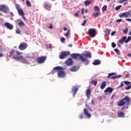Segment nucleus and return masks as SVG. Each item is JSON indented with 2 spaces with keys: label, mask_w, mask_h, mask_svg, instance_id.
I'll return each instance as SVG.
<instances>
[{
  "label": "nucleus",
  "mask_w": 131,
  "mask_h": 131,
  "mask_svg": "<svg viewBox=\"0 0 131 131\" xmlns=\"http://www.w3.org/2000/svg\"><path fill=\"white\" fill-rule=\"evenodd\" d=\"M71 56L75 60H81L82 62H84V65H89L90 64V60L88 59L92 58V54L90 52H88L85 54L80 55L78 53L72 54Z\"/></svg>",
  "instance_id": "obj_1"
},
{
  "label": "nucleus",
  "mask_w": 131,
  "mask_h": 131,
  "mask_svg": "<svg viewBox=\"0 0 131 131\" xmlns=\"http://www.w3.org/2000/svg\"><path fill=\"white\" fill-rule=\"evenodd\" d=\"M126 104L127 106H130V98L127 96H125L124 98L121 99L118 103V106L121 107Z\"/></svg>",
  "instance_id": "obj_2"
},
{
  "label": "nucleus",
  "mask_w": 131,
  "mask_h": 131,
  "mask_svg": "<svg viewBox=\"0 0 131 131\" xmlns=\"http://www.w3.org/2000/svg\"><path fill=\"white\" fill-rule=\"evenodd\" d=\"M54 70H57L58 71L57 76L58 77H60L61 78H64L65 77V75L66 73L65 71H64V68L60 66H57L54 68Z\"/></svg>",
  "instance_id": "obj_3"
},
{
  "label": "nucleus",
  "mask_w": 131,
  "mask_h": 131,
  "mask_svg": "<svg viewBox=\"0 0 131 131\" xmlns=\"http://www.w3.org/2000/svg\"><path fill=\"white\" fill-rule=\"evenodd\" d=\"M70 55V51H62L59 55V59H63L64 58H67V56Z\"/></svg>",
  "instance_id": "obj_4"
},
{
  "label": "nucleus",
  "mask_w": 131,
  "mask_h": 131,
  "mask_svg": "<svg viewBox=\"0 0 131 131\" xmlns=\"http://www.w3.org/2000/svg\"><path fill=\"white\" fill-rule=\"evenodd\" d=\"M28 48V44L26 42H21L19 45L18 49L19 51H25Z\"/></svg>",
  "instance_id": "obj_5"
},
{
  "label": "nucleus",
  "mask_w": 131,
  "mask_h": 131,
  "mask_svg": "<svg viewBox=\"0 0 131 131\" xmlns=\"http://www.w3.org/2000/svg\"><path fill=\"white\" fill-rule=\"evenodd\" d=\"M15 8L16 10H17L18 15H19V16H22V17H24V12H23L22 8L20 7V5L16 4Z\"/></svg>",
  "instance_id": "obj_6"
},
{
  "label": "nucleus",
  "mask_w": 131,
  "mask_h": 131,
  "mask_svg": "<svg viewBox=\"0 0 131 131\" xmlns=\"http://www.w3.org/2000/svg\"><path fill=\"white\" fill-rule=\"evenodd\" d=\"M46 60H47V56L39 57L36 59V62L39 64H42Z\"/></svg>",
  "instance_id": "obj_7"
},
{
  "label": "nucleus",
  "mask_w": 131,
  "mask_h": 131,
  "mask_svg": "<svg viewBox=\"0 0 131 131\" xmlns=\"http://www.w3.org/2000/svg\"><path fill=\"white\" fill-rule=\"evenodd\" d=\"M89 35L90 37L94 38L96 36V31L94 29H90L89 30Z\"/></svg>",
  "instance_id": "obj_8"
},
{
  "label": "nucleus",
  "mask_w": 131,
  "mask_h": 131,
  "mask_svg": "<svg viewBox=\"0 0 131 131\" xmlns=\"http://www.w3.org/2000/svg\"><path fill=\"white\" fill-rule=\"evenodd\" d=\"M8 10L9 8H8V7H7V6L5 5H0V11L3 12V13H7Z\"/></svg>",
  "instance_id": "obj_9"
},
{
  "label": "nucleus",
  "mask_w": 131,
  "mask_h": 131,
  "mask_svg": "<svg viewBox=\"0 0 131 131\" xmlns=\"http://www.w3.org/2000/svg\"><path fill=\"white\" fill-rule=\"evenodd\" d=\"M43 7L47 11H51V8H52V5L50 4L48 2H45L43 4Z\"/></svg>",
  "instance_id": "obj_10"
},
{
  "label": "nucleus",
  "mask_w": 131,
  "mask_h": 131,
  "mask_svg": "<svg viewBox=\"0 0 131 131\" xmlns=\"http://www.w3.org/2000/svg\"><path fill=\"white\" fill-rule=\"evenodd\" d=\"M66 64L67 65V66H72V65H73V60H72V58H69L67 60Z\"/></svg>",
  "instance_id": "obj_11"
},
{
  "label": "nucleus",
  "mask_w": 131,
  "mask_h": 131,
  "mask_svg": "<svg viewBox=\"0 0 131 131\" xmlns=\"http://www.w3.org/2000/svg\"><path fill=\"white\" fill-rule=\"evenodd\" d=\"M4 26L8 28V29H9L10 30H12L14 28V26L13 25L9 23H5L4 24Z\"/></svg>",
  "instance_id": "obj_12"
},
{
  "label": "nucleus",
  "mask_w": 131,
  "mask_h": 131,
  "mask_svg": "<svg viewBox=\"0 0 131 131\" xmlns=\"http://www.w3.org/2000/svg\"><path fill=\"white\" fill-rule=\"evenodd\" d=\"M83 112H84V115L87 116L88 118H91V117H92V115H91V114L89 113V111H88V109L84 108L83 110Z\"/></svg>",
  "instance_id": "obj_13"
},
{
  "label": "nucleus",
  "mask_w": 131,
  "mask_h": 131,
  "mask_svg": "<svg viewBox=\"0 0 131 131\" xmlns=\"http://www.w3.org/2000/svg\"><path fill=\"white\" fill-rule=\"evenodd\" d=\"M113 91H114L113 88L111 87H108L105 90L104 93H108V94H111Z\"/></svg>",
  "instance_id": "obj_14"
},
{
  "label": "nucleus",
  "mask_w": 131,
  "mask_h": 131,
  "mask_svg": "<svg viewBox=\"0 0 131 131\" xmlns=\"http://www.w3.org/2000/svg\"><path fill=\"white\" fill-rule=\"evenodd\" d=\"M73 96H75L76 95V93H77V91H78V88H77L76 86H74L73 89H72Z\"/></svg>",
  "instance_id": "obj_15"
},
{
  "label": "nucleus",
  "mask_w": 131,
  "mask_h": 131,
  "mask_svg": "<svg viewBox=\"0 0 131 131\" xmlns=\"http://www.w3.org/2000/svg\"><path fill=\"white\" fill-rule=\"evenodd\" d=\"M91 94H92L91 89H87L86 92V96L88 99H90V98H91Z\"/></svg>",
  "instance_id": "obj_16"
},
{
  "label": "nucleus",
  "mask_w": 131,
  "mask_h": 131,
  "mask_svg": "<svg viewBox=\"0 0 131 131\" xmlns=\"http://www.w3.org/2000/svg\"><path fill=\"white\" fill-rule=\"evenodd\" d=\"M126 36H124L121 39L118 41V42L121 45H123V42H125V40L126 39Z\"/></svg>",
  "instance_id": "obj_17"
},
{
  "label": "nucleus",
  "mask_w": 131,
  "mask_h": 131,
  "mask_svg": "<svg viewBox=\"0 0 131 131\" xmlns=\"http://www.w3.org/2000/svg\"><path fill=\"white\" fill-rule=\"evenodd\" d=\"M100 64H101V60L99 59H95L93 62V64L95 66L100 65Z\"/></svg>",
  "instance_id": "obj_18"
},
{
  "label": "nucleus",
  "mask_w": 131,
  "mask_h": 131,
  "mask_svg": "<svg viewBox=\"0 0 131 131\" xmlns=\"http://www.w3.org/2000/svg\"><path fill=\"white\" fill-rule=\"evenodd\" d=\"M107 84V82L106 81H104L101 83V84L100 85V89L101 90H104L105 88H106V84Z\"/></svg>",
  "instance_id": "obj_19"
},
{
  "label": "nucleus",
  "mask_w": 131,
  "mask_h": 131,
  "mask_svg": "<svg viewBox=\"0 0 131 131\" xmlns=\"http://www.w3.org/2000/svg\"><path fill=\"white\" fill-rule=\"evenodd\" d=\"M20 61V62H21L22 63H24V64H28V61L26 60V59H25V58H24L22 56H21Z\"/></svg>",
  "instance_id": "obj_20"
},
{
  "label": "nucleus",
  "mask_w": 131,
  "mask_h": 131,
  "mask_svg": "<svg viewBox=\"0 0 131 131\" xmlns=\"http://www.w3.org/2000/svg\"><path fill=\"white\" fill-rule=\"evenodd\" d=\"M117 115H118V117L122 118H124V114L122 112H118Z\"/></svg>",
  "instance_id": "obj_21"
},
{
  "label": "nucleus",
  "mask_w": 131,
  "mask_h": 131,
  "mask_svg": "<svg viewBox=\"0 0 131 131\" xmlns=\"http://www.w3.org/2000/svg\"><path fill=\"white\" fill-rule=\"evenodd\" d=\"M15 55V50H11L10 52H9V58H13V57H14Z\"/></svg>",
  "instance_id": "obj_22"
},
{
  "label": "nucleus",
  "mask_w": 131,
  "mask_h": 131,
  "mask_svg": "<svg viewBox=\"0 0 131 131\" xmlns=\"http://www.w3.org/2000/svg\"><path fill=\"white\" fill-rule=\"evenodd\" d=\"M110 32H111V30H110V29H106L105 35L109 36V35H110Z\"/></svg>",
  "instance_id": "obj_23"
},
{
  "label": "nucleus",
  "mask_w": 131,
  "mask_h": 131,
  "mask_svg": "<svg viewBox=\"0 0 131 131\" xmlns=\"http://www.w3.org/2000/svg\"><path fill=\"white\" fill-rule=\"evenodd\" d=\"M77 69H78L77 67L75 66H73L70 69V71H72V72H75V71H77Z\"/></svg>",
  "instance_id": "obj_24"
},
{
  "label": "nucleus",
  "mask_w": 131,
  "mask_h": 131,
  "mask_svg": "<svg viewBox=\"0 0 131 131\" xmlns=\"http://www.w3.org/2000/svg\"><path fill=\"white\" fill-rule=\"evenodd\" d=\"M91 4H92V2L89 0H86L84 2V5H85V6H86V7H88V6H89V5H91Z\"/></svg>",
  "instance_id": "obj_25"
},
{
  "label": "nucleus",
  "mask_w": 131,
  "mask_h": 131,
  "mask_svg": "<svg viewBox=\"0 0 131 131\" xmlns=\"http://www.w3.org/2000/svg\"><path fill=\"white\" fill-rule=\"evenodd\" d=\"M90 83H92L93 84H94V85L96 86L98 84V81H96V80H93L91 81Z\"/></svg>",
  "instance_id": "obj_26"
},
{
  "label": "nucleus",
  "mask_w": 131,
  "mask_h": 131,
  "mask_svg": "<svg viewBox=\"0 0 131 131\" xmlns=\"http://www.w3.org/2000/svg\"><path fill=\"white\" fill-rule=\"evenodd\" d=\"M12 59H14V60H15V61H20V60H21V56H18V57L13 56L12 57Z\"/></svg>",
  "instance_id": "obj_27"
},
{
  "label": "nucleus",
  "mask_w": 131,
  "mask_h": 131,
  "mask_svg": "<svg viewBox=\"0 0 131 131\" xmlns=\"http://www.w3.org/2000/svg\"><path fill=\"white\" fill-rule=\"evenodd\" d=\"M18 25L19 27H24V26H25V24H24L23 21H20L18 23Z\"/></svg>",
  "instance_id": "obj_28"
},
{
  "label": "nucleus",
  "mask_w": 131,
  "mask_h": 131,
  "mask_svg": "<svg viewBox=\"0 0 131 131\" xmlns=\"http://www.w3.org/2000/svg\"><path fill=\"white\" fill-rule=\"evenodd\" d=\"M99 15H100V12L99 11H97L96 13H93V16L94 17H98V16H99Z\"/></svg>",
  "instance_id": "obj_29"
},
{
  "label": "nucleus",
  "mask_w": 131,
  "mask_h": 131,
  "mask_svg": "<svg viewBox=\"0 0 131 131\" xmlns=\"http://www.w3.org/2000/svg\"><path fill=\"white\" fill-rule=\"evenodd\" d=\"M131 40V36H128L127 39L125 40V43H127V42L130 41Z\"/></svg>",
  "instance_id": "obj_30"
},
{
  "label": "nucleus",
  "mask_w": 131,
  "mask_h": 131,
  "mask_svg": "<svg viewBox=\"0 0 131 131\" xmlns=\"http://www.w3.org/2000/svg\"><path fill=\"white\" fill-rule=\"evenodd\" d=\"M64 36L66 37H68L70 35V32L69 30H68L67 32L64 34Z\"/></svg>",
  "instance_id": "obj_31"
},
{
  "label": "nucleus",
  "mask_w": 131,
  "mask_h": 131,
  "mask_svg": "<svg viewBox=\"0 0 131 131\" xmlns=\"http://www.w3.org/2000/svg\"><path fill=\"white\" fill-rule=\"evenodd\" d=\"M26 4L27 7H31V3H30V2L29 0L26 1Z\"/></svg>",
  "instance_id": "obj_32"
},
{
  "label": "nucleus",
  "mask_w": 131,
  "mask_h": 131,
  "mask_svg": "<svg viewBox=\"0 0 131 131\" xmlns=\"http://www.w3.org/2000/svg\"><path fill=\"white\" fill-rule=\"evenodd\" d=\"M121 75L120 76H114L111 77V79H116V78H118L119 77H121Z\"/></svg>",
  "instance_id": "obj_33"
},
{
  "label": "nucleus",
  "mask_w": 131,
  "mask_h": 131,
  "mask_svg": "<svg viewBox=\"0 0 131 131\" xmlns=\"http://www.w3.org/2000/svg\"><path fill=\"white\" fill-rule=\"evenodd\" d=\"M122 7V5H119V6H117L115 8L116 11H118L119 10H120V9H121Z\"/></svg>",
  "instance_id": "obj_34"
},
{
  "label": "nucleus",
  "mask_w": 131,
  "mask_h": 131,
  "mask_svg": "<svg viewBox=\"0 0 131 131\" xmlns=\"http://www.w3.org/2000/svg\"><path fill=\"white\" fill-rule=\"evenodd\" d=\"M94 11H95V12H99L100 8L98 6H95L94 7Z\"/></svg>",
  "instance_id": "obj_35"
},
{
  "label": "nucleus",
  "mask_w": 131,
  "mask_h": 131,
  "mask_svg": "<svg viewBox=\"0 0 131 131\" xmlns=\"http://www.w3.org/2000/svg\"><path fill=\"white\" fill-rule=\"evenodd\" d=\"M107 10V6L104 5V6L102 8V12H105Z\"/></svg>",
  "instance_id": "obj_36"
},
{
  "label": "nucleus",
  "mask_w": 131,
  "mask_h": 131,
  "mask_svg": "<svg viewBox=\"0 0 131 131\" xmlns=\"http://www.w3.org/2000/svg\"><path fill=\"white\" fill-rule=\"evenodd\" d=\"M116 73H109L107 77V78H109V77H111L112 75H115Z\"/></svg>",
  "instance_id": "obj_37"
},
{
  "label": "nucleus",
  "mask_w": 131,
  "mask_h": 131,
  "mask_svg": "<svg viewBox=\"0 0 131 131\" xmlns=\"http://www.w3.org/2000/svg\"><path fill=\"white\" fill-rule=\"evenodd\" d=\"M124 83L126 84V85H129L130 84L131 82L127 81H123Z\"/></svg>",
  "instance_id": "obj_38"
},
{
  "label": "nucleus",
  "mask_w": 131,
  "mask_h": 131,
  "mask_svg": "<svg viewBox=\"0 0 131 131\" xmlns=\"http://www.w3.org/2000/svg\"><path fill=\"white\" fill-rule=\"evenodd\" d=\"M16 54L17 56H20V55H22V54H23V53L22 52H20L19 51H16Z\"/></svg>",
  "instance_id": "obj_39"
},
{
  "label": "nucleus",
  "mask_w": 131,
  "mask_h": 131,
  "mask_svg": "<svg viewBox=\"0 0 131 131\" xmlns=\"http://www.w3.org/2000/svg\"><path fill=\"white\" fill-rule=\"evenodd\" d=\"M131 89V85H129L127 87L125 86V90L126 91H128V90H130Z\"/></svg>",
  "instance_id": "obj_40"
},
{
  "label": "nucleus",
  "mask_w": 131,
  "mask_h": 131,
  "mask_svg": "<svg viewBox=\"0 0 131 131\" xmlns=\"http://www.w3.org/2000/svg\"><path fill=\"white\" fill-rule=\"evenodd\" d=\"M16 33H17V34H20L21 33V30H20L19 29H17L16 30Z\"/></svg>",
  "instance_id": "obj_41"
},
{
  "label": "nucleus",
  "mask_w": 131,
  "mask_h": 131,
  "mask_svg": "<svg viewBox=\"0 0 131 131\" xmlns=\"http://www.w3.org/2000/svg\"><path fill=\"white\" fill-rule=\"evenodd\" d=\"M127 32H128V29H127V28H125L124 30H123V33L125 34H126V33H127Z\"/></svg>",
  "instance_id": "obj_42"
},
{
  "label": "nucleus",
  "mask_w": 131,
  "mask_h": 131,
  "mask_svg": "<svg viewBox=\"0 0 131 131\" xmlns=\"http://www.w3.org/2000/svg\"><path fill=\"white\" fill-rule=\"evenodd\" d=\"M86 22H88V20H84L83 21V23L81 24L82 26H85Z\"/></svg>",
  "instance_id": "obj_43"
},
{
  "label": "nucleus",
  "mask_w": 131,
  "mask_h": 131,
  "mask_svg": "<svg viewBox=\"0 0 131 131\" xmlns=\"http://www.w3.org/2000/svg\"><path fill=\"white\" fill-rule=\"evenodd\" d=\"M122 19H121V18L116 20L117 23H120V22H122Z\"/></svg>",
  "instance_id": "obj_44"
},
{
  "label": "nucleus",
  "mask_w": 131,
  "mask_h": 131,
  "mask_svg": "<svg viewBox=\"0 0 131 131\" xmlns=\"http://www.w3.org/2000/svg\"><path fill=\"white\" fill-rule=\"evenodd\" d=\"M83 113H81L80 116H79V118L80 119H82V118H83Z\"/></svg>",
  "instance_id": "obj_45"
},
{
  "label": "nucleus",
  "mask_w": 131,
  "mask_h": 131,
  "mask_svg": "<svg viewBox=\"0 0 131 131\" xmlns=\"http://www.w3.org/2000/svg\"><path fill=\"white\" fill-rule=\"evenodd\" d=\"M112 47L113 48H116V44H115V43H114V42H112Z\"/></svg>",
  "instance_id": "obj_46"
},
{
  "label": "nucleus",
  "mask_w": 131,
  "mask_h": 131,
  "mask_svg": "<svg viewBox=\"0 0 131 131\" xmlns=\"http://www.w3.org/2000/svg\"><path fill=\"white\" fill-rule=\"evenodd\" d=\"M123 82H121L120 85L118 86V88H121L122 86H124V84H123Z\"/></svg>",
  "instance_id": "obj_47"
},
{
  "label": "nucleus",
  "mask_w": 131,
  "mask_h": 131,
  "mask_svg": "<svg viewBox=\"0 0 131 131\" xmlns=\"http://www.w3.org/2000/svg\"><path fill=\"white\" fill-rule=\"evenodd\" d=\"M127 0H120L119 2V3H120V4H122V3H124V2H127Z\"/></svg>",
  "instance_id": "obj_48"
},
{
  "label": "nucleus",
  "mask_w": 131,
  "mask_h": 131,
  "mask_svg": "<svg viewBox=\"0 0 131 131\" xmlns=\"http://www.w3.org/2000/svg\"><path fill=\"white\" fill-rule=\"evenodd\" d=\"M60 39H61V42H65V38L61 37Z\"/></svg>",
  "instance_id": "obj_49"
},
{
  "label": "nucleus",
  "mask_w": 131,
  "mask_h": 131,
  "mask_svg": "<svg viewBox=\"0 0 131 131\" xmlns=\"http://www.w3.org/2000/svg\"><path fill=\"white\" fill-rule=\"evenodd\" d=\"M116 33V32H115V31L112 32V33H111L112 36H114V35H115Z\"/></svg>",
  "instance_id": "obj_50"
},
{
  "label": "nucleus",
  "mask_w": 131,
  "mask_h": 131,
  "mask_svg": "<svg viewBox=\"0 0 131 131\" xmlns=\"http://www.w3.org/2000/svg\"><path fill=\"white\" fill-rule=\"evenodd\" d=\"M48 28H49L50 29H53V25L50 24V26L48 27Z\"/></svg>",
  "instance_id": "obj_51"
},
{
  "label": "nucleus",
  "mask_w": 131,
  "mask_h": 131,
  "mask_svg": "<svg viewBox=\"0 0 131 131\" xmlns=\"http://www.w3.org/2000/svg\"><path fill=\"white\" fill-rule=\"evenodd\" d=\"M114 51H115V52H116V53H120V52H119V50H118V49H114Z\"/></svg>",
  "instance_id": "obj_52"
},
{
  "label": "nucleus",
  "mask_w": 131,
  "mask_h": 131,
  "mask_svg": "<svg viewBox=\"0 0 131 131\" xmlns=\"http://www.w3.org/2000/svg\"><path fill=\"white\" fill-rule=\"evenodd\" d=\"M91 104L92 105H95V100L94 99H92V102H91Z\"/></svg>",
  "instance_id": "obj_53"
},
{
  "label": "nucleus",
  "mask_w": 131,
  "mask_h": 131,
  "mask_svg": "<svg viewBox=\"0 0 131 131\" xmlns=\"http://www.w3.org/2000/svg\"><path fill=\"white\" fill-rule=\"evenodd\" d=\"M81 14H84V8H82L81 9Z\"/></svg>",
  "instance_id": "obj_54"
},
{
  "label": "nucleus",
  "mask_w": 131,
  "mask_h": 131,
  "mask_svg": "<svg viewBox=\"0 0 131 131\" xmlns=\"http://www.w3.org/2000/svg\"><path fill=\"white\" fill-rule=\"evenodd\" d=\"M88 12H89V10H88V9H86L84 10V13L85 14H86L88 13Z\"/></svg>",
  "instance_id": "obj_55"
},
{
  "label": "nucleus",
  "mask_w": 131,
  "mask_h": 131,
  "mask_svg": "<svg viewBox=\"0 0 131 131\" xmlns=\"http://www.w3.org/2000/svg\"><path fill=\"white\" fill-rule=\"evenodd\" d=\"M126 21H129V22H131V19H130V18H126Z\"/></svg>",
  "instance_id": "obj_56"
},
{
  "label": "nucleus",
  "mask_w": 131,
  "mask_h": 131,
  "mask_svg": "<svg viewBox=\"0 0 131 131\" xmlns=\"http://www.w3.org/2000/svg\"><path fill=\"white\" fill-rule=\"evenodd\" d=\"M88 109H89L91 112H93V110H92V107H88Z\"/></svg>",
  "instance_id": "obj_57"
},
{
  "label": "nucleus",
  "mask_w": 131,
  "mask_h": 131,
  "mask_svg": "<svg viewBox=\"0 0 131 131\" xmlns=\"http://www.w3.org/2000/svg\"><path fill=\"white\" fill-rule=\"evenodd\" d=\"M67 28H66V27H64L63 28V30H64V31H67Z\"/></svg>",
  "instance_id": "obj_58"
},
{
  "label": "nucleus",
  "mask_w": 131,
  "mask_h": 131,
  "mask_svg": "<svg viewBox=\"0 0 131 131\" xmlns=\"http://www.w3.org/2000/svg\"><path fill=\"white\" fill-rule=\"evenodd\" d=\"M111 99L112 100H113V99H114V95H113L112 96V97H111Z\"/></svg>",
  "instance_id": "obj_59"
},
{
  "label": "nucleus",
  "mask_w": 131,
  "mask_h": 131,
  "mask_svg": "<svg viewBox=\"0 0 131 131\" xmlns=\"http://www.w3.org/2000/svg\"><path fill=\"white\" fill-rule=\"evenodd\" d=\"M75 16H76V17H78V13H75Z\"/></svg>",
  "instance_id": "obj_60"
},
{
  "label": "nucleus",
  "mask_w": 131,
  "mask_h": 131,
  "mask_svg": "<svg viewBox=\"0 0 131 131\" xmlns=\"http://www.w3.org/2000/svg\"><path fill=\"white\" fill-rule=\"evenodd\" d=\"M49 49H52V45L51 44L49 45Z\"/></svg>",
  "instance_id": "obj_61"
},
{
  "label": "nucleus",
  "mask_w": 131,
  "mask_h": 131,
  "mask_svg": "<svg viewBox=\"0 0 131 131\" xmlns=\"http://www.w3.org/2000/svg\"><path fill=\"white\" fill-rule=\"evenodd\" d=\"M128 57H131V54L130 53H129L128 54Z\"/></svg>",
  "instance_id": "obj_62"
},
{
  "label": "nucleus",
  "mask_w": 131,
  "mask_h": 131,
  "mask_svg": "<svg viewBox=\"0 0 131 131\" xmlns=\"http://www.w3.org/2000/svg\"><path fill=\"white\" fill-rule=\"evenodd\" d=\"M0 57H3V54L2 53H0Z\"/></svg>",
  "instance_id": "obj_63"
},
{
  "label": "nucleus",
  "mask_w": 131,
  "mask_h": 131,
  "mask_svg": "<svg viewBox=\"0 0 131 131\" xmlns=\"http://www.w3.org/2000/svg\"><path fill=\"white\" fill-rule=\"evenodd\" d=\"M11 16H14V14H13L12 12H11Z\"/></svg>",
  "instance_id": "obj_64"
}]
</instances>
